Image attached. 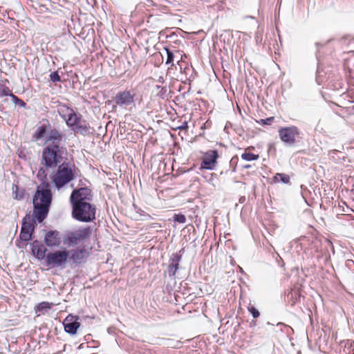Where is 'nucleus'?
I'll return each mask as SVG.
<instances>
[{
	"mask_svg": "<svg viewBox=\"0 0 354 354\" xmlns=\"http://www.w3.org/2000/svg\"><path fill=\"white\" fill-rule=\"evenodd\" d=\"M287 299L292 301V304L296 303L300 298V294L298 290L292 289L286 295Z\"/></svg>",
	"mask_w": 354,
	"mask_h": 354,
	"instance_id": "obj_24",
	"label": "nucleus"
},
{
	"mask_svg": "<svg viewBox=\"0 0 354 354\" xmlns=\"http://www.w3.org/2000/svg\"><path fill=\"white\" fill-rule=\"evenodd\" d=\"M72 217L80 222L89 223L96 218V207L91 203L72 204Z\"/></svg>",
	"mask_w": 354,
	"mask_h": 354,
	"instance_id": "obj_3",
	"label": "nucleus"
},
{
	"mask_svg": "<svg viewBox=\"0 0 354 354\" xmlns=\"http://www.w3.org/2000/svg\"><path fill=\"white\" fill-rule=\"evenodd\" d=\"M351 263H354V262L351 260H348V262H347V266H351Z\"/></svg>",
	"mask_w": 354,
	"mask_h": 354,
	"instance_id": "obj_40",
	"label": "nucleus"
},
{
	"mask_svg": "<svg viewBox=\"0 0 354 354\" xmlns=\"http://www.w3.org/2000/svg\"><path fill=\"white\" fill-rule=\"evenodd\" d=\"M92 234L91 227L80 228L77 230L68 232L64 237V244L68 246H74L80 243L85 241Z\"/></svg>",
	"mask_w": 354,
	"mask_h": 354,
	"instance_id": "obj_6",
	"label": "nucleus"
},
{
	"mask_svg": "<svg viewBox=\"0 0 354 354\" xmlns=\"http://www.w3.org/2000/svg\"><path fill=\"white\" fill-rule=\"evenodd\" d=\"M52 303L42 301L35 306V310L36 313H39L40 314L44 315L52 308Z\"/></svg>",
	"mask_w": 354,
	"mask_h": 354,
	"instance_id": "obj_20",
	"label": "nucleus"
},
{
	"mask_svg": "<svg viewBox=\"0 0 354 354\" xmlns=\"http://www.w3.org/2000/svg\"><path fill=\"white\" fill-rule=\"evenodd\" d=\"M47 169L46 167H41L37 172V177L38 180H39L41 182V184L40 185H43L45 183H48V173H47Z\"/></svg>",
	"mask_w": 354,
	"mask_h": 354,
	"instance_id": "obj_22",
	"label": "nucleus"
},
{
	"mask_svg": "<svg viewBox=\"0 0 354 354\" xmlns=\"http://www.w3.org/2000/svg\"><path fill=\"white\" fill-rule=\"evenodd\" d=\"M248 311L250 313L253 318H257L260 315V313L254 306H250L248 308Z\"/></svg>",
	"mask_w": 354,
	"mask_h": 354,
	"instance_id": "obj_33",
	"label": "nucleus"
},
{
	"mask_svg": "<svg viewBox=\"0 0 354 354\" xmlns=\"http://www.w3.org/2000/svg\"><path fill=\"white\" fill-rule=\"evenodd\" d=\"M64 134L58 129H50L45 138L46 146L41 153V164L46 168L57 166L66 151Z\"/></svg>",
	"mask_w": 354,
	"mask_h": 354,
	"instance_id": "obj_1",
	"label": "nucleus"
},
{
	"mask_svg": "<svg viewBox=\"0 0 354 354\" xmlns=\"http://www.w3.org/2000/svg\"><path fill=\"white\" fill-rule=\"evenodd\" d=\"M259 157L258 154H254L250 152H244L241 154V158L246 161L256 160Z\"/></svg>",
	"mask_w": 354,
	"mask_h": 354,
	"instance_id": "obj_28",
	"label": "nucleus"
},
{
	"mask_svg": "<svg viewBox=\"0 0 354 354\" xmlns=\"http://www.w3.org/2000/svg\"><path fill=\"white\" fill-rule=\"evenodd\" d=\"M50 129H52L50 128V124L48 120H46V124H43L36 129L32 135V139L36 142L41 140L45 136H47L48 133Z\"/></svg>",
	"mask_w": 354,
	"mask_h": 354,
	"instance_id": "obj_16",
	"label": "nucleus"
},
{
	"mask_svg": "<svg viewBox=\"0 0 354 354\" xmlns=\"http://www.w3.org/2000/svg\"><path fill=\"white\" fill-rule=\"evenodd\" d=\"M156 89L159 91L158 95L160 97L164 98L166 95V93L167 91V88L165 86H161L157 85Z\"/></svg>",
	"mask_w": 354,
	"mask_h": 354,
	"instance_id": "obj_35",
	"label": "nucleus"
},
{
	"mask_svg": "<svg viewBox=\"0 0 354 354\" xmlns=\"http://www.w3.org/2000/svg\"><path fill=\"white\" fill-rule=\"evenodd\" d=\"M75 130L77 133L82 136H86L90 133V127L88 124L85 121H82L75 128Z\"/></svg>",
	"mask_w": 354,
	"mask_h": 354,
	"instance_id": "obj_19",
	"label": "nucleus"
},
{
	"mask_svg": "<svg viewBox=\"0 0 354 354\" xmlns=\"http://www.w3.org/2000/svg\"><path fill=\"white\" fill-rule=\"evenodd\" d=\"M179 267L170 264L168 267V274L170 277L175 278L176 273L177 270H178Z\"/></svg>",
	"mask_w": 354,
	"mask_h": 354,
	"instance_id": "obj_32",
	"label": "nucleus"
},
{
	"mask_svg": "<svg viewBox=\"0 0 354 354\" xmlns=\"http://www.w3.org/2000/svg\"><path fill=\"white\" fill-rule=\"evenodd\" d=\"M136 94L131 90H124L116 93L113 98L115 106L122 109L128 106H135L134 97Z\"/></svg>",
	"mask_w": 354,
	"mask_h": 354,
	"instance_id": "obj_9",
	"label": "nucleus"
},
{
	"mask_svg": "<svg viewBox=\"0 0 354 354\" xmlns=\"http://www.w3.org/2000/svg\"><path fill=\"white\" fill-rule=\"evenodd\" d=\"M78 319L79 317L77 316L68 315L63 321L65 332L71 335L77 334V329L80 326Z\"/></svg>",
	"mask_w": 354,
	"mask_h": 354,
	"instance_id": "obj_12",
	"label": "nucleus"
},
{
	"mask_svg": "<svg viewBox=\"0 0 354 354\" xmlns=\"http://www.w3.org/2000/svg\"><path fill=\"white\" fill-rule=\"evenodd\" d=\"M10 97H11L13 103L15 105H18L20 107H23V108L26 107V104L22 100H21L19 97H18L17 95L12 93L10 95Z\"/></svg>",
	"mask_w": 354,
	"mask_h": 354,
	"instance_id": "obj_30",
	"label": "nucleus"
},
{
	"mask_svg": "<svg viewBox=\"0 0 354 354\" xmlns=\"http://www.w3.org/2000/svg\"><path fill=\"white\" fill-rule=\"evenodd\" d=\"M244 200H245V198H244V197L241 198H240V202L241 203V202H242L243 201H244Z\"/></svg>",
	"mask_w": 354,
	"mask_h": 354,
	"instance_id": "obj_42",
	"label": "nucleus"
},
{
	"mask_svg": "<svg viewBox=\"0 0 354 354\" xmlns=\"http://www.w3.org/2000/svg\"><path fill=\"white\" fill-rule=\"evenodd\" d=\"M319 67L318 66L317 73H319Z\"/></svg>",
	"mask_w": 354,
	"mask_h": 354,
	"instance_id": "obj_44",
	"label": "nucleus"
},
{
	"mask_svg": "<svg viewBox=\"0 0 354 354\" xmlns=\"http://www.w3.org/2000/svg\"><path fill=\"white\" fill-rule=\"evenodd\" d=\"M65 121L68 127L75 130L74 128L82 122V115L74 111Z\"/></svg>",
	"mask_w": 354,
	"mask_h": 354,
	"instance_id": "obj_17",
	"label": "nucleus"
},
{
	"mask_svg": "<svg viewBox=\"0 0 354 354\" xmlns=\"http://www.w3.org/2000/svg\"><path fill=\"white\" fill-rule=\"evenodd\" d=\"M53 200V194L49 183L37 187L32 198L33 212L31 218L42 223L47 217Z\"/></svg>",
	"mask_w": 354,
	"mask_h": 354,
	"instance_id": "obj_2",
	"label": "nucleus"
},
{
	"mask_svg": "<svg viewBox=\"0 0 354 354\" xmlns=\"http://www.w3.org/2000/svg\"><path fill=\"white\" fill-rule=\"evenodd\" d=\"M91 190L86 187L73 189L70 196L71 204L89 203L92 200Z\"/></svg>",
	"mask_w": 354,
	"mask_h": 354,
	"instance_id": "obj_10",
	"label": "nucleus"
},
{
	"mask_svg": "<svg viewBox=\"0 0 354 354\" xmlns=\"http://www.w3.org/2000/svg\"><path fill=\"white\" fill-rule=\"evenodd\" d=\"M279 136L281 140L286 145L292 146L299 139L302 138L303 133L296 126L281 127L279 131Z\"/></svg>",
	"mask_w": 354,
	"mask_h": 354,
	"instance_id": "obj_5",
	"label": "nucleus"
},
{
	"mask_svg": "<svg viewBox=\"0 0 354 354\" xmlns=\"http://www.w3.org/2000/svg\"><path fill=\"white\" fill-rule=\"evenodd\" d=\"M274 120L273 117H270L266 119H261L259 122V123L262 124H270L271 122Z\"/></svg>",
	"mask_w": 354,
	"mask_h": 354,
	"instance_id": "obj_36",
	"label": "nucleus"
},
{
	"mask_svg": "<svg viewBox=\"0 0 354 354\" xmlns=\"http://www.w3.org/2000/svg\"><path fill=\"white\" fill-rule=\"evenodd\" d=\"M158 82L159 83H162V84H163V83L165 82V79H164V77H163L162 76H160V77H158Z\"/></svg>",
	"mask_w": 354,
	"mask_h": 354,
	"instance_id": "obj_38",
	"label": "nucleus"
},
{
	"mask_svg": "<svg viewBox=\"0 0 354 354\" xmlns=\"http://www.w3.org/2000/svg\"><path fill=\"white\" fill-rule=\"evenodd\" d=\"M12 93V91L3 84H0V97L9 96Z\"/></svg>",
	"mask_w": 354,
	"mask_h": 354,
	"instance_id": "obj_27",
	"label": "nucleus"
},
{
	"mask_svg": "<svg viewBox=\"0 0 354 354\" xmlns=\"http://www.w3.org/2000/svg\"><path fill=\"white\" fill-rule=\"evenodd\" d=\"M339 153H341V152L339 151L336 150V149H333V150L328 151V155L334 161H337L340 159L344 158V156L341 157L340 156H338Z\"/></svg>",
	"mask_w": 354,
	"mask_h": 354,
	"instance_id": "obj_29",
	"label": "nucleus"
},
{
	"mask_svg": "<svg viewBox=\"0 0 354 354\" xmlns=\"http://www.w3.org/2000/svg\"><path fill=\"white\" fill-rule=\"evenodd\" d=\"M57 111L60 117L66 120L67 118L69 117L71 113L74 111V110L67 105L63 104L58 106Z\"/></svg>",
	"mask_w": 354,
	"mask_h": 354,
	"instance_id": "obj_18",
	"label": "nucleus"
},
{
	"mask_svg": "<svg viewBox=\"0 0 354 354\" xmlns=\"http://www.w3.org/2000/svg\"><path fill=\"white\" fill-rule=\"evenodd\" d=\"M70 255V251L64 249L50 252L45 258L46 265L49 268L64 267Z\"/></svg>",
	"mask_w": 354,
	"mask_h": 354,
	"instance_id": "obj_7",
	"label": "nucleus"
},
{
	"mask_svg": "<svg viewBox=\"0 0 354 354\" xmlns=\"http://www.w3.org/2000/svg\"><path fill=\"white\" fill-rule=\"evenodd\" d=\"M37 227V223L35 218H30L28 214H26L21 221V227L19 239L17 240L19 242L26 243L32 240L33 234Z\"/></svg>",
	"mask_w": 354,
	"mask_h": 354,
	"instance_id": "obj_8",
	"label": "nucleus"
},
{
	"mask_svg": "<svg viewBox=\"0 0 354 354\" xmlns=\"http://www.w3.org/2000/svg\"><path fill=\"white\" fill-rule=\"evenodd\" d=\"M50 79L53 82H59L61 81V77L58 71H53L50 74Z\"/></svg>",
	"mask_w": 354,
	"mask_h": 354,
	"instance_id": "obj_34",
	"label": "nucleus"
},
{
	"mask_svg": "<svg viewBox=\"0 0 354 354\" xmlns=\"http://www.w3.org/2000/svg\"><path fill=\"white\" fill-rule=\"evenodd\" d=\"M184 250L185 249L182 248L178 252L174 253L169 259V263L179 267V263L182 259Z\"/></svg>",
	"mask_w": 354,
	"mask_h": 354,
	"instance_id": "obj_21",
	"label": "nucleus"
},
{
	"mask_svg": "<svg viewBox=\"0 0 354 354\" xmlns=\"http://www.w3.org/2000/svg\"><path fill=\"white\" fill-rule=\"evenodd\" d=\"M32 254L38 260L44 259L46 257L47 249L44 244L38 240H35L32 243Z\"/></svg>",
	"mask_w": 354,
	"mask_h": 354,
	"instance_id": "obj_15",
	"label": "nucleus"
},
{
	"mask_svg": "<svg viewBox=\"0 0 354 354\" xmlns=\"http://www.w3.org/2000/svg\"><path fill=\"white\" fill-rule=\"evenodd\" d=\"M44 241L48 247H58L61 243L59 232L57 230H49L46 233Z\"/></svg>",
	"mask_w": 354,
	"mask_h": 354,
	"instance_id": "obj_14",
	"label": "nucleus"
},
{
	"mask_svg": "<svg viewBox=\"0 0 354 354\" xmlns=\"http://www.w3.org/2000/svg\"><path fill=\"white\" fill-rule=\"evenodd\" d=\"M25 191L24 189L19 188L17 185H13L12 194L13 198L16 200H22L24 198Z\"/></svg>",
	"mask_w": 354,
	"mask_h": 354,
	"instance_id": "obj_23",
	"label": "nucleus"
},
{
	"mask_svg": "<svg viewBox=\"0 0 354 354\" xmlns=\"http://www.w3.org/2000/svg\"><path fill=\"white\" fill-rule=\"evenodd\" d=\"M70 251V259L75 265H80L83 261L87 259L89 256V252L85 249L84 247L71 250Z\"/></svg>",
	"mask_w": 354,
	"mask_h": 354,
	"instance_id": "obj_13",
	"label": "nucleus"
},
{
	"mask_svg": "<svg viewBox=\"0 0 354 354\" xmlns=\"http://www.w3.org/2000/svg\"><path fill=\"white\" fill-rule=\"evenodd\" d=\"M164 49L167 53V59L165 61V64L167 65L171 64V66H173L175 57L174 53L168 47H165Z\"/></svg>",
	"mask_w": 354,
	"mask_h": 354,
	"instance_id": "obj_25",
	"label": "nucleus"
},
{
	"mask_svg": "<svg viewBox=\"0 0 354 354\" xmlns=\"http://www.w3.org/2000/svg\"><path fill=\"white\" fill-rule=\"evenodd\" d=\"M75 178V173L69 162H64L58 169L51 179L54 187L58 190L63 188Z\"/></svg>",
	"mask_w": 354,
	"mask_h": 354,
	"instance_id": "obj_4",
	"label": "nucleus"
},
{
	"mask_svg": "<svg viewBox=\"0 0 354 354\" xmlns=\"http://www.w3.org/2000/svg\"><path fill=\"white\" fill-rule=\"evenodd\" d=\"M173 219L175 222L178 223H185L186 222L185 216L181 213L174 214L173 216Z\"/></svg>",
	"mask_w": 354,
	"mask_h": 354,
	"instance_id": "obj_31",
	"label": "nucleus"
},
{
	"mask_svg": "<svg viewBox=\"0 0 354 354\" xmlns=\"http://www.w3.org/2000/svg\"><path fill=\"white\" fill-rule=\"evenodd\" d=\"M218 156V152L216 149L206 151L201 163V169H214Z\"/></svg>",
	"mask_w": 354,
	"mask_h": 354,
	"instance_id": "obj_11",
	"label": "nucleus"
},
{
	"mask_svg": "<svg viewBox=\"0 0 354 354\" xmlns=\"http://www.w3.org/2000/svg\"><path fill=\"white\" fill-rule=\"evenodd\" d=\"M243 167H244V168H250V165H245Z\"/></svg>",
	"mask_w": 354,
	"mask_h": 354,
	"instance_id": "obj_41",
	"label": "nucleus"
},
{
	"mask_svg": "<svg viewBox=\"0 0 354 354\" xmlns=\"http://www.w3.org/2000/svg\"><path fill=\"white\" fill-rule=\"evenodd\" d=\"M274 180L275 181H278L279 180L284 184H288L290 183V177L288 175L282 173H277L274 176Z\"/></svg>",
	"mask_w": 354,
	"mask_h": 354,
	"instance_id": "obj_26",
	"label": "nucleus"
},
{
	"mask_svg": "<svg viewBox=\"0 0 354 354\" xmlns=\"http://www.w3.org/2000/svg\"><path fill=\"white\" fill-rule=\"evenodd\" d=\"M16 245L18 246V248H21V246L17 243Z\"/></svg>",
	"mask_w": 354,
	"mask_h": 354,
	"instance_id": "obj_43",
	"label": "nucleus"
},
{
	"mask_svg": "<svg viewBox=\"0 0 354 354\" xmlns=\"http://www.w3.org/2000/svg\"><path fill=\"white\" fill-rule=\"evenodd\" d=\"M277 256H278L279 260H281V261L282 262V264L281 265V266L283 267L284 266V263H283L281 257L279 254H277Z\"/></svg>",
	"mask_w": 354,
	"mask_h": 354,
	"instance_id": "obj_39",
	"label": "nucleus"
},
{
	"mask_svg": "<svg viewBox=\"0 0 354 354\" xmlns=\"http://www.w3.org/2000/svg\"><path fill=\"white\" fill-rule=\"evenodd\" d=\"M187 128H188V124H187V122H184L181 126L178 127V129H180V130H185V129H187Z\"/></svg>",
	"mask_w": 354,
	"mask_h": 354,
	"instance_id": "obj_37",
	"label": "nucleus"
}]
</instances>
